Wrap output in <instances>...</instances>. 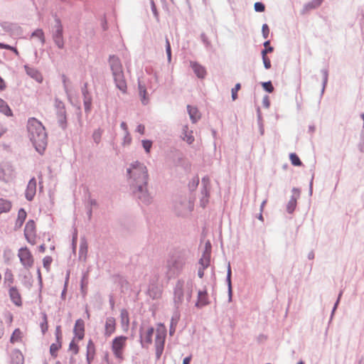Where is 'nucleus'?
<instances>
[{"instance_id":"4","label":"nucleus","mask_w":364,"mask_h":364,"mask_svg":"<svg viewBox=\"0 0 364 364\" xmlns=\"http://www.w3.org/2000/svg\"><path fill=\"white\" fill-rule=\"evenodd\" d=\"M166 336V326L161 323L158 324L156 330L155 338L156 355L157 358H159L163 353Z\"/></svg>"},{"instance_id":"10","label":"nucleus","mask_w":364,"mask_h":364,"mask_svg":"<svg viewBox=\"0 0 364 364\" xmlns=\"http://www.w3.org/2000/svg\"><path fill=\"white\" fill-rule=\"evenodd\" d=\"M14 178V171L12 166L7 162L0 164V179L9 182Z\"/></svg>"},{"instance_id":"11","label":"nucleus","mask_w":364,"mask_h":364,"mask_svg":"<svg viewBox=\"0 0 364 364\" xmlns=\"http://www.w3.org/2000/svg\"><path fill=\"white\" fill-rule=\"evenodd\" d=\"M154 331L153 327H143L141 328L140 339L143 346L148 347L151 343Z\"/></svg>"},{"instance_id":"27","label":"nucleus","mask_w":364,"mask_h":364,"mask_svg":"<svg viewBox=\"0 0 364 364\" xmlns=\"http://www.w3.org/2000/svg\"><path fill=\"white\" fill-rule=\"evenodd\" d=\"M40 326L43 334H45L48 329V317L46 314H42V321L40 323Z\"/></svg>"},{"instance_id":"64","label":"nucleus","mask_w":364,"mask_h":364,"mask_svg":"<svg viewBox=\"0 0 364 364\" xmlns=\"http://www.w3.org/2000/svg\"><path fill=\"white\" fill-rule=\"evenodd\" d=\"M264 46L266 47V48H269V47H270V46H269V41H267L264 42Z\"/></svg>"},{"instance_id":"22","label":"nucleus","mask_w":364,"mask_h":364,"mask_svg":"<svg viewBox=\"0 0 364 364\" xmlns=\"http://www.w3.org/2000/svg\"><path fill=\"white\" fill-rule=\"evenodd\" d=\"M95 353V344L92 342V341L90 340L87 343V358L89 362L90 360H92L93 358Z\"/></svg>"},{"instance_id":"2","label":"nucleus","mask_w":364,"mask_h":364,"mask_svg":"<svg viewBox=\"0 0 364 364\" xmlns=\"http://www.w3.org/2000/svg\"><path fill=\"white\" fill-rule=\"evenodd\" d=\"M127 173L132 186L136 188L139 192L146 190L148 171L143 164L138 161L132 164L130 168L127 169Z\"/></svg>"},{"instance_id":"40","label":"nucleus","mask_w":364,"mask_h":364,"mask_svg":"<svg viewBox=\"0 0 364 364\" xmlns=\"http://www.w3.org/2000/svg\"><path fill=\"white\" fill-rule=\"evenodd\" d=\"M241 85L240 83H237L234 88L232 89V100H235L237 98V92L240 90Z\"/></svg>"},{"instance_id":"61","label":"nucleus","mask_w":364,"mask_h":364,"mask_svg":"<svg viewBox=\"0 0 364 364\" xmlns=\"http://www.w3.org/2000/svg\"><path fill=\"white\" fill-rule=\"evenodd\" d=\"M121 315H122V319H124V318H127V320L128 321V313L127 312V311L125 310H122V313H121Z\"/></svg>"},{"instance_id":"49","label":"nucleus","mask_w":364,"mask_h":364,"mask_svg":"<svg viewBox=\"0 0 364 364\" xmlns=\"http://www.w3.org/2000/svg\"><path fill=\"white\" fill-rule=\"evenodd\" d=\"M262 60H263L264 68L266 69H269L271 68V61H270L269 58L268 57L264 56L262 58Z\"/></svg>"},{"instance_id":"54","label":"nucleus","mask_w":364,"mask_h":364,"mask_svg":"<svg viewBox=\"0 0 364 364\" xmlns=\"http://www.w3.org/2000/svg\"><path fill=\"white\" fill-rule=\"evenodd\" d=\"M273 51V48L272 47H269V48H266L264 50H263L262 51V58L264 56V57H267V53H272Z\"/></svg>"},{"instance_id":"34","label":"nucleus","mask_w":364,"mask_h":364,"mask_svg":"<svg viewBox=\"0 0 364 364\" xmlns=\"http://www.w3.org/2000/svg\"><path fill=\"white\" fill-rule=\"evenodd\" d=\"M102 135V131L101 129L95 130L92 134L94 141L98 144L100 143Z\"/></svg>"},{"instance_id":"41","label":"nucleus","mask_w":364,"mask_h":364,"mask_svg":"<svg viewBox=\"0 0 364 364\" xmlns=\"http://www.w3.org/2000/svg\"><path fill=\"white\" fill-rule=\"evenodd\" d=\"M166 50L168 57V62H171V45L170 42L168 38L166 39Z\"/></svg>"},{"instance_id":"16","label":"nucleus","mask_w":364,"mask_h":364,"mask_svg":"<svg viewBox=\"0 0 364 364\" xmlns=\"http://www.w3.org/2000/svg\"><path fill=\"white\" fill-rule=\"evenodd\" d=\"M23 332L19 328H16L11 333L9 341L12 344L21 343L23 341Z\"/></svg>"},{"instance_id":"50","label":"nucleus","mask_w":364,"mask_h":364,"mask_svg":"<svg viewBox=\"0 0 364 364\" xmlns=\"http://www.w3.org/2000/svg\"><path fill=\"white\" fill-rule=\"evenodd\" d=\"M0 48L14 50L16 53H17V50L15 48L9 45H7V44H4V43H0Z\"/></svg>"},{"instance_id":"51","label":"nucleus","mask_w":364,"mask_h":364,"mask_svg":"<svg viewBox=\"0 0 364 364\" xmlns=\"http://www.w3.org/2000/svg\"><path fill=\"white\" fill-rule=\"evenodd\" d=\"M56 339L58 341H61L62 338V333L60 330V326H57L55 330Z\"/></svg>"},{"instance_id":"12","label":"nucleus","mask_w":364,"mask_h":364,"mask_svg":"<svg viewBox=\"0 0 364 364\" xmlns=\"http://www.w3.org/2000/svg\"><path fill=\"white\" fill-rule=\"evenodd\" d=\"M116 319L112 316H109L106 318L105 323V336L109 337L116 331Z\"/></svg>"},{"instance_id":"25","label":"nucleus","mask_w":364,"mask_h":364,"mask_svg":"<svg viewBox=\"0 0 364 364\" xmlns=\"http://www.w3.org/2000/svg\"><path fill=\"white\" fill-rule=\"evenodd\" d=\"M139 92L142 103L146 104L148 102V98L146 97V89L145 86L141 84L140 82L139 83Z\"/></svg>"},{"instance_id":"46","label":"nucleus","mask_w":364,"mask_h":364,"mask_svg":"<svg viewBox=\"0 0 364 364\" xmlns=\"http://www.w3.org/2000/svg\"><path fill=\"white\" fill-rule=\"evenodd\" d=\"M91 105H92L91 99L90 97H87L85 96V101H84V107H85V110L86 112H90V109H91Z\"/></svg>"},{"instance_id":"17","label":"nucleus","mask_w":364,"mask_h":364,"mask_svg":"<svg viewBox=\"0 0 364 364\" xmlns=\"http://www.w3.org/2000/svg\"><path fill=\"white\" fill-rule=\"evenodd\" d=\"M25 70L26 73L31 76L32 78L36 80L38 82H41L43 81V76L41 73L35 68H30L28 66H25Z\"/></svg>"},{"instance_id":"59","label":"nucleus","mask_w":364,"mask_h":364,"mask_svg":"<svg viewBox=\"0 0 364 364\" xmlns=\"http://www.w3.org/2000/svg\"><path fill=\"white\" fill-rule=\"evenodd\" d=\"M191 358H192L191 355L183 359V364H190Z\"/></svg>"},{"instance_id":"57","label":"nucleus","mask_w":364,"mask_h":364,"mask_svg":"<svg viewBox=\"0 0 364 364\" xmlns=\"http://www.w3.org/2000/svg\"><path fill=\"white\" fill-rule=\"evenodd\" d=\"M120 127L124 131V133H127V132H129L128 131V127H127V124H126V122H122L120 124Z\"/></svg>"},{"instance_id":"15","label":"nucleus","mask_w":364,"mask_h":364,"mask_svg":"<svg viewBox=\"0 0 364 364\" xmlns=\"http://www.w3.org/2000/svg\"><path fill=\"white\" fill-rule=\"evenodd\" d=\"M36 191V181L35 178H32L29 181L27 188L26 191V197L28 200H31Z\"/></svg>"},{"instance_id":"13","label":"nucleus","mask_w":364,"mask_h":364,"mask_svg":"<svg viewBox=\"0 0 364 364\" xmlns=\"http://www.w3.org/2000/svg\"><path fill=\"white\" fill-rule=\"evenodd\" d=\"M74 334L79 340H82L85 336V322L82 319L79 318L75 321L74 329Z\"/></svg>"},{"instance_id":"63","label":"nucleus","mask_w":364,"mask_h":364,"mask_svg":"<svg viewBox=\"0 0 364 364\" xmlns=\"http://www.w3.org/2000/svg\"><path fill=\"white\" fill-rule=\"evenodd\" d=\"M203 269H204L203 268V269H199V271H198V276H199L200 278H202V277H203Z\"/></svg>"},{"instance_id":"32","label":"nucleus","mask_w":364,"mask_h":364,"mask_svg":"<svg viewBox=\"0 0 364 364\" xmlns=\"http://www.w3.org/2000/svg\"><path fill=\"white\" fill-rule=\"evenodd\" d=\"M58 121L61 124H63L65 122L66 116H65V110L63 107H61L58 113Z\"/></svg>"},{"instance_id":"6","label":"nucleus","mask_w":364,"mask_h":364,"mask_svg":"<svg viewBox=\"0 0 364 364\" xmlns=\"http://www.w3.org/2000/svg\"><path fill=\"white\" fill-rule=\"evenodd\" d=\"M18 257L21 264L26 269H30L33 267L34 257L31 251L27 247H22L18 250Z\"/></svg>"},{"instance_id":"8","label":"nucleus","mask_w":364,"mask_h":364,"mask_svg":"<svg viewBox=\"0 0 364 364\" xmlns=\"http://www.w3.org/2000/svg\"><path fill=\"white\" fill-rule=\"evenodd\" d=\"M24 235L27 242L31 245L36 244L37 235L36 224L33 220H29L27 222L25 229Z\"/></svg>"},{"instance_id":"39","label":"nucleus","mask_w":364,"mask_h":364,"mask_svg":"<svg viewBox=\"0 0 364 364\" xmlns=\"http://www.w3.org/2000/svg\"><path fill=\"white\" fill-rule=\"evenodd\" d=\"M263 88L268 92L271 93L274 91V87L270 81L262 83Z\"/></svg>"},{"instance_id":"55","label":"nucleus","mask_w":364,"mask_h":364,"mask_svg":"<svg viewBox=\"0 0 364 364\" xmlns=\"http://www.w3.org/2000/svg\"><path fill=\"white\" fill-rule=\"evenodd\" d=\"M5 331L3 322L0 321V338H1L4 335Z\"/></svg>"},{"instance_id":"31","label":"nucleus","mask_w":364,"mask_h":364,"mask_svg":"<svg viewBox=\"0 0 364 364\" xmlns=\"http://www.w3.org/2000/svg\"><path fill=\"white\" fill-rule=\"evenodd\" d=\"M200 264L203 267V269L208 267L210 263V255L209 254H204L203 256L200 258L199 261Z\"/></svg>"},{"instance_id":"24","label":"nucleus","mask_w":364,"mask_h":364,"mask_svg":"<svg viewBox=\"0 0 364 364\" xmlns=\"http://www.w3.org/2000/svg\"><path fill=\"white\" fill-rule=\"evenodd\" d=\"M62 343L61 341L57 340L56 343L51 344L50 346V353L53 358L57 357V353L59 350V349L61 348Z\"/></svg>"},{"instance_id":"35","label":"nucleus","mask_w":364,"mask_h":364,"mask_svg":"<svg viewBox=\"0 0 364 364\" xmlns=\"http://www.w3.org/2000/svg\"><path fill=\"white\" fill-rule=\"evenodd\" d=\"M26 218V212L23 209H20L18 213V220H17V221L19 222L20 225H22V223L25 220Z\"/></svg>"},{"instance_id":"3","label":"nucleus","mask_w":364,"mask_h":364,"mask_svg":"<svg viewBox=\"0 0 364 364\" xmlns=\"http://www.w3.org/2000/svg\"><path fill=\"white\" fill-rule=\"evenodd\" d=\"M114 80L117 88L121 90L123 93L127 92V85L124 79V72L122 65L120 60L118 57L112 55L109 60Z\"/></svg>"},{"instance_id":"26","label":"nucleus","mask_w":364,"mask_h":364,"mask_svg":"<svg viewBox=\"0 0 364 364\" xmlns=\"http://www.w3.org/2000/svg\"><path fill=\"white\" fill-rule=\"evenodd\" d=\"M31 37L38 38L42 45L46 42L44 33L42 29L38 28L34 31L31 34Z\"/></svg>"},{"instance_id":"52","label":"nucleus","mask_w":364,"mask_h":364,"mask_svg":"<svg viewBox=\"0 0 364 364\" xmlns=\"http://www.w3.org/2000/svg\"><path fill=\"white\" fill-rule=\"evenodd\" d=\"M136 132L141 134H144L145 132V127L143 124H139L136 127Z\"/></svg>"},{"instance_id":"48","label":"nucleus","mask_w":364,"mask_h":364,"mask_svg":"<svg viewBox=\"0 0 364 364\" xmlns=\"http://www.w3.org/2000/svg\"><path fill=\"white\" fill-rule=\"evenodd\" d=\"M262 34H263L264 38H267L269 33V29L268 26L267 24H264L262 26Z\"/></svg>"},{"instance_id":"33","label":"nucleus","mask_w":364,"mask_h":364,"mask_svg":"<svg viewBox=\"0 0 364 364\" xmlns=\"http://www.w3.org/2000/svg\"><path fill=\"white\" fill-rule=\"evenodd\" d=\"M183 140L188 144H191L194 141V137L192 135V132H188L187 130H184Z\"/></svg>"},{"instance_id":"28","label":"nucleus","mask_w":364,"mask_h":364,"mask_svg":"<svg viewBox=\"0 0 364 364\" xmlns=\"http://www.w3.org/2000/svg\"><path fill=\"white\" fill-rule=\"evenodd\" d=\"M289 159L291 161V163L294 166H301V164H302V163H301V160L299 159V156L296 154H294V153L290 154Z\"/></svg>"},{"instance_id":"45","label":"nucleus","mask_w":364,"mask_h":364,"mask_svg":"<svg viewBox=\"0 0 364 364\" xmlns=\"http://www.w3.org/2000/svg\"><path fill=\"white\" fill-rule=\"evenodd\" d=\"M149 294L153 299H156L161 296V290L157 289L156 291H154L153 289H149Z\"/></svg>"},{"instance_id":"43","label":"nucleus","mask_w":364,"mask_h":364,"mask_svg":"<svg viewBox=\"0 0 364 364\" xmlns=\"http://www.w3.org/2000/svg\"><path fill=\"white\" fill-rule=\"evenodd\" d=\"M69 349L71 350L74 354H77L79 351V347L77 343H75L74 341H72L69 345Z\"/></svg>"},{"instance_id":"47","label":"nucleus","mask_w":364,"mask_h":364,"mask_svg":"<svg viewBox=\"0 0 364 364\" xmlns=\"http://www.w3.org/2000/svg\"><path fill=\"white\" fill-rule=\"evenodd\" d=\"M264 5L261 2H257L255 4V9L256 11L262 12L264 11Z\"/></svg>"},{"instance_id":"42","label":"nucleus","mask_w":364,"mask_h":364,"mask_svg":"<svg viewBox=\"0 0 364 364\" xmlns=\"http://www.w3.org/2000/svg\"><path fill=\"white\" fill-rule=\"evenodd\" d=\"M14 275L11 272H7L5 275V282H8V287L13 285L14 283Z\"/></svg>"},{"instance_id":"14","label":"nucleus","mask_w":364,"mask_h":364,"mask_svg":"<svg viewBox=\"0 0 364 364\" xmlns=\"http://www.w3.org/2000/svg\"><path fill=\"white\" fill-rule=\"evenodd\" d=\"M10 364H23L24 357L20 350H14L10 355Z\"/></svg>"},{"instance_id":"9","label":"nucleus","mask_w":364,"mask_h":364,"mask_svg":"<svg viewBox=\"0 0 364 364\" xmlns=\"http://www.w3.org/2000/svg\"><path fill=\"white\" fill-rule=\"evenodd\" d=\"M8 295L11 301L16 306H23V298L20 289L14 285H9L8 288Z\"/></svg>"},{"instance_id":"37","label":"nucleus","mask_w":364,"mask_h":364,"mask_svg":"<svg viewBox=\"0 0 364 364\" xmlns=\"http://www.w3.org/2000/svg\"><path fill=\"white\" fill-rule=\"evenodd\" d=\"M142 146L146 152L149 154L152 146V142L150 140H142Z\"/></svg>"},{"instance_id":"38","label":"nucleus","mask_w":364,"mask_h":364,"mask_svg":"<svg viewBox=\"0 0 364 364\" xmlns=\"http://www.w3.org/2000/svg\"><path fill=\"white\" fill-rule=\"evenodd\" d=\"M53 259L52 257L50 256H46L43 259V267L49 270L50 264L52 262Z\"/></svg>"},{"instance_id":"7","label":"nucleus","mask_w":364,"mask_h":364,"mask_svg":"<svg viewBox=\"0 0 364 364\" xmlns=\"http://www.w3.org/2000/svg\"><path fill=\"white\" fill-rule=\"evenodd\" d=\"M52 38L59 49L64 48L65 40L63 37V26L59 19L55 20V25L52 31Z\"/></svg>"},{"instance_id":"62","label":"nucleus","mask_w":364,"mask_h":364,"mask_svg":"<svg viewBox=\"0 0 364 364\" xmlns=\"http://www.w3.org/2000/svg\"><path fill=\"white\" fill-rule=\"evenodd\" d=\"M46 245H45L44 244L41 245L39 246V247H38V250H39V252H41V253H44V252H45V251H46Z\"/></svg>"},{"instance_id":"21","label":"nucleus","mask_w":364,"mask_h":364,"mask_svg":"<svg viewBox=\"0 0 364 364\" xmlns=\"http://www.w3.org/2000/svg\"><path fill=\"white\" fill-rule=\"evenodd\" d=\"M208 294L205 291H199L198 295V301L196 305L198 306H204L208 304Z\"/></svg>"},{"instance_id":"30","label":"nucleus","mask_w":364,"mask_h":364,"mask_svg":"<svg viewBox=\"0 0 364 364\" xmlns=\"http://www.w3.org/2000/svg\"><path fill=\"white\" fill-rule=\"evenodd\" d=\"M296 206V199L294 197H291L287 204V211L289 213H291L294 210Z\"/></svg>"},{"instance_id":"5","label":"nucleus","mask_w":364,"mask_h":364,"mask_svg":"<svg viewBox=\"0 0 364 364\" xmlns=\"http://www.w3.org/2000/svg\"><path fill=\"white\" fill-rule=\"evenodd\" d=\"M127 337L119 336L115 337L112 343V350L116 358L120 361L124 360V350L127 346Z\"/></svg>"},{"instance_id":"23","label":"nucleus","mask_w":364,"mask_h":364,"mask_svg":"<svg viewBox=\"0 0 364 364\" xmlns=\"http://www.w3.org/2000/svg\"><path fill=\"white\" fill-rule=\"evenodd\" d=\"M11 208V203L9 200L0 198V213L9 212Z\"/></svg>"},{"instance_id":"1","label":"nucleus","mask_w":364,"mask_h":364,"mask_svg":"<svg viewBox=\"0 0 364 364\" xmlns=\"http://www.w3.org/2000/svg\"><path fill=\"white\" fill-rule=\"evenodd\" d=\"M27 129L28 136L36 149L43 152L47 146V134L43 124L36 118L31 117L28 119Z\"/></svg>"},{"instance_id":"29","label":"nucleus","mask_w":364,"mask_h":364,"mask_svg":"<svg viewBox=\"0 0 364 364\" xmlns=\"http://www.w3.org/2000/svg\"><path fill=\"white\" fill-rule=\"evenodd\" d=\"M322 2L323 0H312L311 2L306 5L305 8L306 10L313 9L318 7Z\"/></svg>"},{"instance_id":"56","label":"nucleus","mask_w":364,"mask_h":364,"mask_svg":"<svg viewBox=\"0 0 364 364\" xmlns=\"http://www.w3.org/2000/svg\"><path fill=\"white\" fill-rule=\"evenodd\" d=\"M6 88V84L4 80L0 76V91L4 90Z\"/></svg>"},{"instance_id":"36","label":"nucleus","mask_w":364,"mask_h":364,"mask_svg":"<svg viewBox=\"0 0 364 364\" xmlns=\"http://www.w3.org/2000/svg\"><path fill=\"white\" fill-rule=\"evenodd\" d=\"M4 318H5V321L6 322V323L8 324V326H11L14 321V316H13L12 313H11L10 311H7L5 314Z\"/></svg>"},{"instance_id":"20","label":"nucleus","mask_w":364,"mask_h":364,"mask_svg":"<svg viewBox=\"0 0 364 364\" xmlns=\"http://www.w3.org/2000/svg\"><path fill=\"white\" fill-rule=\"evenodd\" d=\"M0 112L6 117H12L13 112L8 104L1 98H0Z\"/></svg>"},{"instance_id":"53","label":"nucleus","mask_w":364,"mask_h":364,"mask_svg":"<svg viewBox=\"0 0 364 364\" xmlns=\"http://www.w3.org/2000/svg\"><path fill=\"white\" fill-rule=\"evenodd\" d=\"M87 252V245L86 244H82L80 247V255L86 254Z\"/></svg>"},{"instance_id":"60","label":"nucleus","mask_w":364,"mask_h":364,"mask_svg":"<svg viewBox=\"0 0 364 364\" xmlns=\"http://www.w3.org/2000/svg\"><path fill=\"white\" fill-rule=\"evenodd\" d=\"M6 129L0 124V137L6 132Z\"/></svg>"},{"instance_id":"18","label":"nucleus","mask_w":364,"mask_h":364,"mask_svg":"<svg viewBox=\"0 0 364 364\" xmlns=\"http://www.w3.org/2000/svg\"><path fill=\"white\" fill-rule=\"evenodd\" d=\"M191 67L194 71V73L196 74V75L200 78H204L206 75V70L204 67L200 65V64L197 63H191Z\"/></svg>"},{"instance_id":"44","label":"nucleus","mask_w":364,"mask_h":364,"mask_svg":"<svg viewBox=\"0 0 364 364\" xmlns=\"http://www.w3.org/2000/svg\"><path fill=\"white\" fill-rule=\"evenodd\" d=\"M131 142H132L131 135L129 132H127V133H125V134H124L122 144L124 146H127V145H129L131 144Z\"/></svg>"},{"instance_id":"58","label":"nucleus","mask_w":364,"mask_h":364,"mask_svg":"<svg viewBox=\"0 0 364 364\" xmlns=\"http://www.w3.org/2000/svg\"><path fill=\"white\" fill-rule=\"evenodd\" d=\"M230 277H231V269L230 266H228V281L229 284V287H230Z\"/></svg>"},{"instance_id":"19","label":"nucleus","mask_w":364,"mask_h":364,"mask_svg":"<svg viewBox=\"0 0 364 364\" xmlns=\"http://www.w3.org/2000/svg\"><path fill=\"white\" fill-rule=\"evenodd\" d=\"M187 109L192 122L194 123L196 122L200 118V114L198 108L196 107L188 105Z\"/></svg>"}]
</instances>
